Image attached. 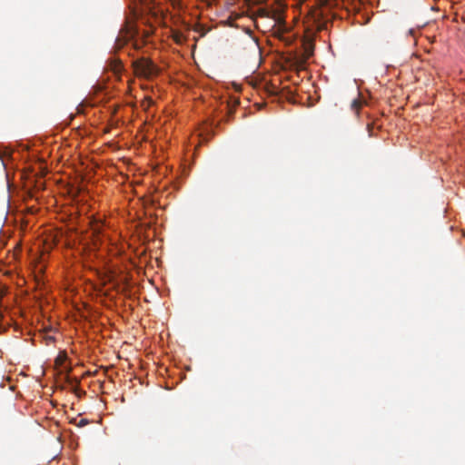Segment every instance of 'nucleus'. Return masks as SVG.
I'll list each match as a JSON object with an SVG mask.
<instances>
[{
	"mask_svg": "<svg viewBox=\"0 0 465 465\" xmlns=\"http://www.w3.org/2000/svg\"><path fill=\"white\" fill-rule=\"evenodd\" d=\"M88 423H89V420H86V419H81V420L77 422L76 426L81 428V427H84V426L87 425Z\"/></svg>",
	"mask_w": 465,
	"mask_h": 465,
	"instance_id": "6",
	"label": "nucleus"
},
{
	"mask_svg": "<svg viewBox=\"0 0 465 465\" xmlns=\"http://www.w3.org/2000/svg\"><path fill=\"white\" fill-rule=\"evenodd\" d=\"M136 34L137 31L133 25H126L124 28L120 30L119 35L115 39L114 49L117 51L121 50L125 45L134 38Z\"/></svg>",
	"mask_w": 465,
	"mask_h": 465,
	"instance_id": "2",
	"label": "nucleus"
},
{
	"mask_svg": "<svg viewBox=\"0 0 465 465\" xmlns=\"http://www.w3.org/2000/svg\"><path fill=\"white\" fill-rule=\"evenodd\" d=\"M351 108L355 110L357 113L361 106V102L358 99H354L351 104Z\"/></svg>",
	"mask_w": 465,
	"mask_h": 465,
	"instance_id": "5",
	"label": "nucleus"
},
{
	"mask_svg": "<svg viewBox=\"0 0 465 465\" xmlns=\"http://www.w3.org/2000/svg\"><path fill=\"white\" fill-rule=\"evenodd\" d=\"M240 101L237 97H230V99L226 102V111H227V118H231L237 106L239 105Z\"/></svg>",
	"mask_w": 465,
	"mask_h": 465,
	"instance_id": "3",
	"label": "nucleus"
},
{
	"mask_svg": "<svg viewBox=\"0 0 465 465\" xmlns=\"http://www.w3.org/2000/svg\"><path fill=\"white\" fill-rule=\"evenodd\" d=\"M142 45H143V44H142V43H140L138 40H135V41H134V43H133V47H134V49H135V50H138V49L142 48Z\"/></svg>",
	"mask_w": 465,
	"mask_h": 465,
	"instance_id": "7",
	"label": "nucleus"
},
{
	"mask_svg": "<svg viewBox=\"0 0 465 465\" xmlns=\"http://www.w3.org/2000/svg\"><path fill=\"white\" fill-rule=\"evenodd\" d=\"M114 71H118V70H120V68H121V63H120V61H116V60H115V61H114Z\"/></svg>",
	"mask_w": 465,
	"mask_h": 465,
	"instance_id": "8",
	"label": "nucleus"
},
{
	"mask_svg": "<svg viewBox=\"0 0 465 465\" xmlns=\"http://www.w3.org/2000/svg\"><path fill=\"white\" fill-rule=\"evenodd\" d=\"M172 38L177 45L184 44L187 39V37L178 30H172Z\"/></svg>",
	"mask_w": 465,
	"mask_h": 465,
	"instance_id": "4",
	"label": "nucleus"
},
{
	"mask_svg": "<svg viewBox=\"0 0 465 465\" xmlns=\"http://www.w3.org/2000/svg\"><path fill=\"white\" fill-rule=\"evenodd\" d=\"M134 74L139 77L149 79L158 74L157 66L148 58L141 57L133 61Z\"/></svg>",
	"mask_w": 465,
	"mask_h": 465,
	"instance_id": "1",
	"label": "nucleus"
}]
</instances>
